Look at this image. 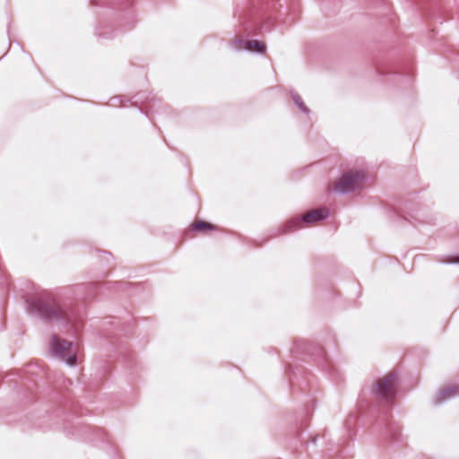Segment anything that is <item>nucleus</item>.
Instances as JSON below:
<instances>
[{"instance_id": "11", "label": "nucleus", "mask_w": 459, "mask_h": 459, "mask_svg": "<svg viewBox=\"0 0 459 459\" xmlns=\"http://www.w3.org/2000/svg\"><path fill=\"white\" fill-rule=\"evenodd\" d=\"M316 437H312V442L313 443H316Z\"/></svg>"}, {"instance_id": "1", "label": "nucleus", "mask_w": 459, "mask_h": 459, "mask_svg": "<svg viewBox=\"0 0 459 459\" xmlns=\"http://www.w3.org/2000/svg\"><path fill=\"white\" fill-rule=\"evenodd\" d=\"M26 310L50 324H72L74 314L67 307L56 306L53 295L48 290L26 299Z\"/></svg>"}, {"instance_id": "9", "label": "nucleus", "mask_w": 459, "mask_h": 459, "mask_svg": "<svg viewBox=\"0 0 459 459\" xmlns=\"http://www.w3.org/2000/svg\"><path fill=\"white\" fill-rule=\"evenodd\" d=\"M214 226L209 222L197 221L192 224V230L195 231H202L204 230H213Z\"/></svg>"}, {"instance_id": "7", "label": "nucleus", "mask_w": 459, "mask_h": 459, "mask_svg": "<svg viewBox=\"0 0 459 459\" xmlns=\"http://www.w3.org/2000/svg\"><path fill=\"white\" fill-rule=\"evenodd\" d=\"M457 394H459V386H456V385L447 386L438 392L437 396L435 400V404L439 405V404L454 398Z\"/></svg>"}, {"instance_id": "6", "label": "nucleus", "mask_w": 459, "mask_h": 459, "mask_svg": "<svg viewBox=\"0 0 459 459\" xmlns=\"http://www.w3.org/2000/svg\"><path fill=\"white\" fill-rule=\"evenodd\" d=\"M234 44L236 46L239 45L244 50L252 51L257 54H263L266 49L265 45L258 40L236 39Z\"/></svg>"}, {"instance_id": "5", "label": "nucleus", "mask_w": 459, "mask_h": 459, "mask_svg": "<svg viewBox=\"0 0 459 459\" xmlns=\"http://www.w3.org/2000/svg\"><path fill=\"white\" fill-rule=\"evenodd\" d=\"M398 383V375L396 372H391L383 379L376 383L372 394L385 399L393 397L394 391Z\"/></svg>"}, {"instance_id": "8", "label": "nucleus", "mask_w": 459, "mask_h": 459, "mask_svg": "<svg viewBox=\"0 0 459 459\" xmlns=\"http://www.w3.org/2000/svg\"><path fill=\"white\" fill-rule=\"evenodd\" d=\"M290 95H291V99H292L293 103L295 104V106H296L297 108H299V110H300L302 113H304V114H309V112H310V111H309V109L305 106V104H304V102H303V100H302L301 97H300L298 93H296V92H294V91H291V92H290Z\"/></svg>"}, {"instance_id": "13", "label": "nucleus", "mask_w": 459, "mask_h": 459, "mask_svg": "<svg viewBox=\"0 0 459 459\" xmlns=\"http://www.w3.org/2000/svg\"><path fill=\"white\" fill-rule=\"evenodd\" d=\"M97 34H98L99 37L102 36V34L100 32H98Z\"/></svg>"}, {"instance_id": "4", "label": "nucleus", "mask_w": 459, "mask_h": 459, "mask_svg": "<svg viewBox=\"0 0 459 459\" xmlns=\"http://www.w3.org/2000/svg\"><path fill=\"white\" fill-rule=\"evenodd\" d=\"M365 177L362 171H355L342 174V178L336 183L334 191L341 195H348L360 187Z\"/></svg>"}, {"instance_id": "10", "label": "nucleus", "mask_w": 459, "mask_h": 459, "mask_svg": "<svg viewBox=\"0 0 459 459\" xmlns=\"http://www.w3.org/2000/svg\"><path fill=\"white\" fill-rule=\"evenodd\" d=\"M455 263H459V256H458V258L455 261L449 262V264H455Z\"/></svg>"}, {"instance_id": "2", "label": "nucleus", "mask_w": 459, "mask_h": 459, "mask_svg": "<svg viewBox=\"0 0 459 459\" xmlns=\"http://www.w3.org/2000/svg\"><path fill=\"white\" fill-rule=\"evenodd\" d=\"M74 345V342L61 340L56 334H52L50 342V351L59 359H63L64 362L68 366H74L77 358L74 353H66L71 347Z\"/></svg>"}, {"instance_id": "3", "label": "nucleus", "mask_w": 459, "mask_h": 459, "mask_svg": "<svg viewBox=\"0 0 459 459\" xmlns=\"http://www.w3.org/2000/svg\"><path fill=\"white\" fill-rule=\"evenodd\" d=\"M329 215V211L326 208H319L301 215L300 218H293L289 221L284 226V232H290L299 229L302 222L311 224L316 221L325 220Z\"/></svg>"}, {"instance_id": "12", "label": "nucleus", "mask_w": 459, "mask_h": 459, "mask_svg": "<svg viewBox=\"0 0 459 459\" xmlns=\"http://www.w3.org/2000/svg\"><path fill=\"white\" fill-rule=\"evenodd\" d=\"M126 4H130V0H125Z\"/></svg>"}]
</instances>
